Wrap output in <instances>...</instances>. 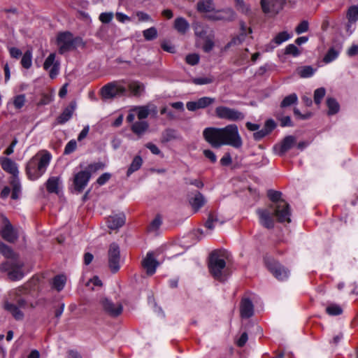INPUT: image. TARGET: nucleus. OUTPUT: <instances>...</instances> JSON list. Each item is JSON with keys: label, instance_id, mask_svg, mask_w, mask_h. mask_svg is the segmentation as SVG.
<instances>
[{"label": "nucleus", "instance_id": "39", "mask_svg": "<svg viewBox=\"0 0 358 358\" xmlns=\"http://www.w3.org/2000/svg\"><path fill=\"white\" fill-rule=\"evenodd\" d=\"M66 278L64 275H56L52 279V287L57 291L60 292L64 287L66 284Z\"/></svg>", "mask_w": 358, "mask_h": 358}, {"label": "nucleus", "instance_id": "43", "mask_svg": "<svg viewBox=\"0 0 358 358\" xmlns=\"http://www.w3.org/2000/svg\"><path fill=\"white\" fill-rule=\"evenodd\" d=\"M298 97L296 94H291L284 98L282 101L280 106L282 108L288 107L292 104H294L297 102Z\"/></svg>", "mask_w": 358, "mask_h": 358}, {"label": "nucleus", "instance_id": "55", "mask_svg": "<svg viewBox=\"0 0 358 358\" xmlns=\"http://www.w3.org/2000/svg\"><path fill=\"white\" fill-rule=\"evenodd\" d=\"M199 55L198 54H189L186 56L185 61L188 64L192 66L196 65L199 62Z\"/></svg>", "mask_w": 358, "mask_h": 358}, {"label": "nucleus", "instance_id": "20", "mask_svg": "<svg viewBox=\"0 0 358 358\" xmlns=\"http://www.w3.org/2000/svg\"><path fill=\"white\" fill-rule=\"evenodd\" d=\"M90 178V173L86 170L77 173L73 179L75 189L79 192H82L87 186Z\"/></svg>", "mask_w": 358, "mask_h": 358}, {"label": "nucleus", "instance_id": "50", "mask_svg": "<svg viewBox=\"0 0 358 358\" xmlns=\"http://www.w3.org/2000/svg\"><path fill=\"white\" fill-rule=\"evenodd\" d=\"M104 167L105 164L103 162H99L88 165V166L86 169V171H89L91 176L92 173H94L99 170L103 169Z\"/></svg>", "mask_w": 358, "mask_h": 358}, {"label": "nucleus", "instance_id": "37", "mask_svg": "<svg viewBox=\"0 0 358 358\" xmlns=\"http://www.w3.org/2000/svg\"><path fill=\"white\" fill-rule=\"evenodd\" d=\"M143 164V159L141 156L137 155L136 156L132 162L131 163L127 172V176H129L131 175L134 172L138 171L142 166Z\"/></svg>", "mask_w": 358, "mask_h": 358}, {"label": "nucleus", "instance_id": "56", "mask_svg": "<svg viewBox=\"0 0 358 358\" xmlns=\"http://www.w3.org/2000/svg\"><path fill=\"white\" fill-rule=\"evenodd\" d=\"M77 147V143L75 140H71L65 146L64 153L69 155L74 152Z\"/></svg>", "mask_w": 358, "mask_h": 358}, {"label": "nucleus", "instance_id": "16", "mask_svg": "<svg viewBox=\"0 0 358 358\" xmlns=\"http://www.w3.org/2000/svg\"><path fill=\"white\" fill-rule=\"evenodd\" d=\"M207 17L214 21H231L236 17V14L231 8H224L222 10H214L208 14Z\"/></svg>", "mask_w": 358, "mask_h": 358}, {"label": "nucleus", "instance_id": "9", "mask_svg": "<svg viewBox=\"0 0 358 358\" xmlns=\"http://www.w3.org/2000/svg\"><path fill=\"white\" fill-rule=\"evenodd\" d=\"M23 263L17 259L13 262H6L0 265L1 271L8 272V275L11 280L16 281L21 280L24 273L22 271Z\"/></svg>", "mask_w": 358, "mask_h": 358}, {"label": "nucleus", "instance_id": "31", "mask_svg": "<svg viewBox=\"0 0 358 358\" xmlns=\"http://www.w3.org/2000/svg\"><path fill=\"white\" fill-rule=\"evenodd\" d=\"M128 88L133 96H140L145 91V86L143 83L138 81L131 82L128 85Z\"/></svg>", "mask_w": 358, "mask_h": 358}, {"label": "nucleus", "instance_id": "58", "mask_svg": "<svg viewBox=\"0 0 358 358\" xmlns=\"http://www.w3.org/2000/svg\"><path fill=\"white\" fill-rule=\"evenodd\" d=\"M308 29V22L307 21H302L296 27V32L298 34H301L302 33H304L307 31Z\"/></svg>", "mask_w": 358, "mask_h": 358}, {"label": "nucleus", "instance_id": "54", "mask_svg": "<svg viewBox=\"0 0 358 358\" xmlns=\"http://www.w3.org/2000/svg\"><path fill=\"white\" fill-rule=\"evenodd\" d=\"M285 53L286 55H291L294 57H296L300 55V51L295 45L289 44L286 47Z\"/></svg>", "mask_w": 358, "mask_h": 358}, {"label": "nucleus", "instance_id": "51", "mask_svg": "<svg viewBox=\"0 0 358 358\" xmlns=\"http://www.w3.org/2000/svg\"><path fill=\"white\" fill-rule=\"evenodd\" d=\"M290 37V35L287 32L282 31L275 36V37L273 38V42L278 45L289 39Z\"/></svg>", "mask_w": 358, "mask_h": 358}, {"label": "nucleus", "instance_id": "60", "mask_svg": "<svg viewBox=\"0 0 358 358\" xmlns=\"http://www.w3.org/2000/svg\"><path fill=\"white\" fill-rule=\"evenodd\" d=\"M136 16L138 17V22H148V21H152L150 16L143 12V11H138L136 13Z\"/></svg>", "mask_w": 358, "mask_h": 358}, {"label": "nucleus", "instance_id": "13", "mask_svg": "<svg viewBox=\"0 0 358 358\" xmlns=\"http://www.w3.org/2000/svg\"><path fill=\"white\" fill-rule=\"evenodd\" d=\"M285 0H261L260 5L264 13L269 17H274L282 9Z\"/></svg>", "mask_w": 358, "mask_h": 358}, {"label": "nucleus", "instance_id": "11", "mask_svg": "<svg viewBox=\"0 0 358 358\" xmlns=\"http://www.w3.org/2000/svg\"><path fill=\"white\" fill-rule=\"evenodd\" d=\"M215 112L218 118L232 122L243 120L245 117L243 112L223 106H217Z\"/></svg>", "mask_w": 358, "mask_h": 358}, {"label": "nucleus", "instance_id": "46", "mask_svg": "<svg viewBox=\"0 0 358 358\" xmlns=\"http://www.w3.org/2000/svg\"><path fill=\"white\" fill-rule=\"evenodd\" d=\"M162 220L159 215L155 217V218L150 222L148 227L149 232H157L162 225Z\"/></svg>", "mask_w": 358, "mask_h": 358}, {"label": "nucleus", "instance_id": "10", "mask_svg": "<svg viewBox=\"0 0 358 358\" xmlns=\"http://www.w3.org/2000/svg\"><path fill=\"white\" fill-rule=\"evenodd\" d=\"M126 92V87L119 81L109 83L104 85L101 90V96L105 99L122 96Z\"/></svg>", "mask_w": 358, "mask_h": 358}, {"label": "nucleus", "instance_id": "62", "mask_svg": "<svg viewBox=\"0 0 358 358\" xmlns=\"http://www.w3.org/2000/svg\"><path fill=\"white\" fill-rule=\"evenodd\" d=\"M110 177H111L110 173H104L98 178L96 182L99 185H103L110 180Z\"/></svg>", "mask_w": 358, "mask_h": 358}, {"label": "nucleus", "instance_id": "49", "mask_svg": "<svg viewBox=\"0 0 358 358\" xmlns=\"http://www.w3.org/2000/svg\"><path fill=\"white\" fill-rule=\"evenodd\" d=\"M326 90L324 87H320L314 92V101L317 105L320 104L322 99L325 96Z\"/></svg>", "mask_w": 358, "mask_h": 358}, {"label": "nucleus", "instance_id": "29", "mask_svg": "<svg viewBox=\"0 0 358 358\" xmlns=\"http://www.w3.org/2000/svg\"><path fill=\"white\" fill-rule=\"evenodd\" d=\"M196 6L199 12L208 13V14L213 12L215 8L213 0H199Z\"/></svg>", "mask_w": 358, "mask_h": 358}, {"label": "nucleus", "instance_id": "19", "mask_svg": "<svg viewBox=\"0 0 358 358\" xmlns=\"http://www.w3.org/2000/svg\"><path fill=\"white\" fill-rule=\"evenodd\" d=\"M56 55L55 53H51L45 59L43 64V68L45 70H49V76L52 79L55 78L59 74V62L55 61Z\"/></svg>", "mask_w": 358, "mask_h": 358}, {"label": "nucleus", "instance_id": "61", "mask_svg": "<svg viewBox=\"0 0 358 358\" xmlns=\"http://www.w3.org/2000/svg\"><path fill=\"white\" fill-rule=\"evenodd\" d=\"M244 35L240 34L237 37L234 38L227 45L226 48H229L232 45H236L241 44L244 41Z\"/></svg>", "mask_w": 358, "mask_h": 358}, {"label": "nucleus", "instance_id": "53", "mask_svg": "<svg viewBox=\"0 0 358 358\" xmlns=\"http://www.w3.org/2000/svg\"><path fill=\"white\" fill-rule=\"evenodd\" d=\"M113 17L114 14L113 12H105L99 15V19L102 23L108 24L112 21Z\"/></svg>", "mask_w": 358, "mask_h": 358}, {"label": "nucleus", "instance_id": "5", "mask_svg": "<svg viewBox=\"0 0 358 358\" xmlns=\"http://www.w3.org/2000/svg\"><path fill=\"white\" fill-rule=\"evenodd\" d=\"M57 45L59 53L63 55L67 52L76 49L78 47L83 46L84 43L82 38L73 35L69 31L59 32L57 36Z\"/></svg>", "mask_w": 358, "mask_h": 358}, {"label": "nucleus", "instance_id": "64", "mask_svg": "<svg viewBox=\"0 0 358 358\" xmlns=\"http://www.w3.org/2000/svg\"><path fill=\"white\" fill-rule=\"evenodd\" d=\"M275 126L276 124L273 120H268L267 121H266L264 127L263 129L268 131V134L275 129Z\"/></svg>", "mask_w": 358, "mask_h": 358}, {"label": "nucleus", "instance_id": "59", "mask_svg": "<svg viewBox=\"0 0 358 358\" xmlns=\"http://www.w3.org/2000/svg\"><path fill=\"white\" fill-rule=\"evenodd\" d=\"M101 281L99 280V278L97 276L93 277L92 279H90L86 284L87 287H89L90 289H94V286H101Z\"/></svg>", "mask_w": 358, "mask_h": 358}, {"label": "nucleus", "instance_id": "21", "mask_svg": "<svg viewBox=\"0 0 358 358\" xmlns=\"http://www.w3.org/2000/svg\"><path fill=\"white\" fill-rule=\"evenodd\" d=\"M296 143V140L294 136H287L284 138L280 144L274 146V150L278 155L282 156L289 150Z\"/></svg>", "mask_w": 358, "mask_h": 358}, {"label": "nucleus", "instance_id": "8", "mask_svg": "<svg viewBox=\"0 0 358 358\" xmlns=\"http://www.w3.org/2000/svg\"><path fill=\"white\" fill-rule=\"evenodd\" d=\"M264 262L268 270L278 280H286L289 276V271L271 257H266Z\"/></svg>", "mask_w": 358, "mask_h": 358}, {"label": "nucleus", "instance_id": "23", "mask_svg": "<svg viewBox=\"0 0 358 358\" xmlns=\"http://www.w3.org/2000/svg\"><path fill=\"white\" fill-rule=\"evenodd\" d=\"M2 238L8 242L13 243L17 238V234L10 222L6 218L5 225L1 230Z\"/></svg>", "mask_w": 358, "mask_h": 358}, {"label": "nucleus", "instance_id": "44", "mask_svg": "<svg viewBox=\"0 0 358 358\" xmlns=\"http://www.w3.org/2000/svg\"><path fill=\"white\" fill-rule=\"evenodd\" d=\"M339 55V52L336 50L334 48H330L325 56L324 57L323 61L326 64H329L335 60Z\"/></svg>", "mask_w": 358, "mask_h": 358}, {"label": "nucleus", "instance_id": "17", "mask_svg": "<svg viewBox=\"0 0 358 358\" xmlns=\"http://www.w3.org/2000/svg\"><path fill=\"white\" fill-rule=\"evenodd\" d=\"M101 305L103 311L111 317H117L123 310L120 303H114L111 300L105 298L101 301Z\"/></svg>", "mask_w": 358, "mask_h": 358}, {"label": "nucleus", "instance_id": "36", "mask_svg": "<svg viewBox=\"0 0 358 358\" xmlns=\"http://www.w3.org/2000/svg\"><path fill=\"white\" fill-rule=\"evenodd\" d=\"M348 27L350 24H354L358 20V6H350L347 12Z\"/></svg>", "mask_w": 358, "mask_h": 358}, {"label": "nucleus", "instance_id": "6", "mask_svg": "<svg viewBox=\"0 0 358 358\" xmlns=\"http://www.w3.org/2000/svg\"><path fill=\"white\" fill-rule=\"evenodd\" d=\"M208 268L213 277L219 280L224 281L227 278L226 262L217 252L211 253L209 259Z\"/></svg>", "mask_w": 358, "mask_h": 358}, {"label": "nucleus", "instance_id": "22", "mask_svg": "<svg viewBox=\"0 0 358 358\" xmlns=\"http://www.w3.org/2000/svg\"><path fill=\"white\" fill-rule=\"evenodd\" d=\"M214 102V98L203 96L194 101H188L186 106L189 111H195L198 109L205 108Z\"/></svg>", "mask_w": 358, "mask_h": 358}, {"label": "nucleus", "instance_id": "57", "mask_svg": "<svg viewBox=\"0 0 358 358\" xmlns=\"http://www.w3.org/2000/svg\"><path fill=\"white\" fill-rule=\"evenodd\" d=\"M25 103V96L24 94H20L15 97L13 104L15 107L17 109H20Z\"/></svg>", "mask_w": 358, "mask_h": 358}, {"label": "nucleus", "instance_id": "48", "mask_svg": "<svg viewBox=\"0 0 358 358\" xmlns=\"http://www.w3.org/2000/svg\"><path fill=\"white\" fill-rule=\"evenodd\" d=\"M213 78L212 76L194 78L192 79V83L197 85H203L212 83Z\"/></svg>", "mask_w": 358, "mask_h": 358}, {"label": "nucleus", "instance_id": "45", "mask_svg": "<svg viewBox=\"0 0 358 358\" xmlns=\"http://www.w3.org/2000/svg\"><path fill=\"white\" fill-rule=\"evenodd\" d=\"M326 312L329 315L336 316L341 315L343 313V309L340 306L332 303L326 308Z\"/></svg>", "mask_w": 358, "mask_h": 358}, {"label": "nucleus", "instance_id": "18", "mask_svg": "<svg viewBox=\"0 0 358 358\" xmlns=\"http://www.w3.org/2000/svg\"><path fill=\"white\" fill-rule=\"evenodd\" d=\"M140 120H144L151 115L152 117H156L157 116V107L151 103H148L145 106H135L132 108Z\"/></svg>", "mask_w": 358, "mask_h": 358}, {"label": "nucleus", "instance_id": "32", "mask_svg": "<svg viewBox=\"0 0 358 358\" xmlns=\"http://www.w3.org/2000/svg\"><path fill=\"white\" fill-rule=\"evenodd\" d=\"M217 223L220 224L224 223L223 220H220L215 212H211L208 214V220L205 223V227L210 230H213Z\"/></svg>", "mask_w": 358, "mask_h": 358}, {"label": "nucleus", "instance_id": "12", "mask_svg": "<svg viewBox=\"0 0 358 358\" xmlns=\"http://www.w3.org/2000/svg\"><path fill=\"white\" fill-rule=\"evenodd\" d=\"M259 222L262 226L266 229H273L275 224V210L271 206L264 208H258L256 210Z\"/></svg>", "mask_w": 358, "mask_h": 358}, {"label": "nucleus", "instance_id": "14", "mask_svg": "<svg viewBox=\"0 0 358 358\" xmlns=\"http://www.w3.org/2000/svg\"><path fill=\"white\" fill-rule=\"evenodd\" d=\"M195 34L203 39V44L202 46V49L205 52H210L215 46V34L213 30L210 31L208 33L204 30H199V27H196L195 29Z\"/></svg>", "mask_w": 358, "mask_h": 358}, {"label": "nucleus", "instance_id": "42", "mask_svg": "<svg viewBox=\"0 0 358 358\" xmlns=\"http://www.w3.org/2000/svg\"><path fill=\"white\" fill-rule=\"evenodd\" d=\"M32 64V52L30 50H27L23 55L21 59L22 66L28 69L31 66Z\"/></svg>", "mask_w": 358, "mask_h": 358}, {"label": "nucleus", "instance_id": "1", "mask_svg": "<svg viewBox=\"0 0 358 358\" xmlns=\"http://www.w3.org/2000/svg\"><path fill=\"white\" fill-rule=\"evenodd\" d=\"M204 139L213 148L229 145L240 148L243 142L236 124H229L224 128L207 127L203 131Z\"/></svg>", "mask_w": 358, "mask_h": 358}, {"label": "nucleus", "instance_id": "2", "mask_svg": "<svg viewBox=\"0 0 358 358\" xmlns=\"http://www.w3.org/2000/svg\"><path fill=\"white\" fill-rule=\"evenodd\" d=\"M51 159L48 152H38L27 162L26 174L31 180H36L45 172Z\"/></svg>", "mask_w": 358, "mask_h": 358}, {"label": "nucleus", "instance_id": "4", "mask_svg": "<svg viewBox=\"0 0 358 358\" xmlns=\"http://www.w3.org/2000/svg\"><path fill=\"white\" fill-rule=\"evenodd\" d=\"M267 196L273 202L269 206H271L275 210L276 220L279 222H290V207L289 203L281 199L282 193L278 191L270 189L268 191Z\"/></svg>", "mask_w": 358, "mask_h": 358}, {"label": "nucleus", "instance_id": "15", "mask_svg": "<svg viewBox=\"0 0 358 358\" xmlns=\"http://www.w3.org/2000/svg\"><path fill=\"white\" fill-rule=\"evenodd\" d=\"M120 256L119 246L112 243L108 250V265L113 273H116L120 268Z\"/></svg>", "mask_w": 358, "mask_h": 358}, {"label": "nucleus", "instance_id": "7", "mask_svg": "<svg viewBox=\"0 0 358 358\" xmlns=\"http://www.w3.org/2000/svg\"><path fill=\"white\" fill-rule=\"evenodd\" d=\"M21 292L22 289L13 291L15 294L17 296L16 299H15V303L6 302L4 305L5 309L10 312L13 317L17 320H21L23 319V310L28 307L27 302L24 299L18 297V295Z\"/></svg>", "mask_w": 358, "mask_h": 358}, {"label": "nucleus", "instance_id": "47", "mask_svg": "<svg viewBox=\"0 0 358 358\" xmlns=\"http://www.w3.org/2000/svg\"><path fill=\"white\" fill-rule=\"evenodd\" d=\"M143 37L147 41H152L157 38V31L155 27H152L143 31Z\"/></svg>", "mask_w": 358, "mask_h": 358}, {"label": "nucleus", "instance_id": "38", "mask_svg": "<svg viewBox=\"0 0 358 358\" xmlns=\"http://www.w3.org/2000/svg\"><path fill=\"white\" fill-rule=\"evenodd\" d=\"M296 71L301 78H306L313 76L316 69H313L311 66H304L299 67Z\"/></svg>", "mask_w": 358, "mask_h": 358}, {"label": "nucleus", "instance_id": "40", "mask_svg": "<svg viewBox=\"0 0 358 358\" xmlns=\"http://www.w3.org/2000/svg\"><path fill=\"white\" fill-rule=\"evenodd\" d=\"M327 105L328 107V115H332L339 111V104L337 101L334 98H328L327 100Z\"/></svg>", "mask_w": 358, "mask_h": 358}, {"label": "nucleus", "instance_id": "25", "mask_svg": "<svg viewBox=\"0 0 358 358\" xmlns=\"http://www.w3.org/2000/svg\"><path fill=\"white\" fill-rule=\"evenodd\" d=\"M125 221V215L122 213L109 216L107 220V224L110 229H117L122 227Z\"/></svg>", "mask_w": 358, "mask_h": 358}, {"label": "nucleus", "instance_id": "33", "mask_svg": "<svg viewBox=\"0 0 358 358\" xmlns=\"http://www.w3.org/2000/svg\"><path fill=\"white\" fill-rule=\"evenodd\" d=\"M0 253H1L6 258L10 259V260L9 262L17 259V255L13 251V250L1 241H0Z\"/></svg>", "mask_w": 358, "mask_h": 358}, {"label": "nucleus", "instance_id": "34", "mask_svg": "<svg viewBox=\"0 0 358 358\" xmlns=\"http://www.w3.org/2000/svg\"><path fill=\"white\" fill-rule=\"evenodd\" d=\"M174 28L180 34H185L189 28V24L183 17H177L174 22Z\"/></svg>", "mask_w": 358, "mask_h": 358}, {"label": "nucleus", "instance_id": "28", "mask_svg": "<svg viewBox=\"0 0 358 358\" xmlns=\"http://www.w3.org/2000/svg\"><path fill=\"white\" fill-rule=\"evenodd\" d=\"M149 124L146 121H137L133 122L131 130L137 136H141L148 130Z\"/></svg>", "mask_w": 358, "mask_h": 358}, {"label": "nucleus", "instance_id": "24", "mask_svg": "<svg viewBox=\"0 0 358 358\" xmlns=\"http://www.w3.org/2000/svg\"><path fill=\"white\" fill-rule=\"evenodd\" d=\"M142 264L143 268L145 269L147 274L152 275L155 273L159 263L154 258L153 252H149L147 253V255L143 259Z\"/></svg>", "mask_w": 358, "mask_h": 358}, {"label": "nucleus", "instance_id": "52", "mask_svg": "<svg viewBox=\"0 0 358 358\" xmlns=\"http://www.w3.org/2000/svg\"><path fill=\"white\" fill-rule=\"evenodd\" d=\"M236 7L238 10L243 13L247 14L250 11V7L243 0H235Z\"/></svg>", "mask_w": 358, "mask_h": 358}, {"label": "nucleus", "instance_id": "30", "mask_svg": "<svg viewBox=\"0 0 358 358\" xmlns=\"http://www.w3.org/2000/svg\"><path fill=\"white\" fill-rule=\"evenodd\" d=\"M61 183L59 177L52 176L49 178L46 182V188L49 193L58 194Z\"/></svg>", "mask_w": 358, "mask_h": 358}, {"label": "nucleus", "instance_id": "3", "mask_svg": "<svg viewBox=\"0 0 358 358\" xmlns=\"http://www.w3.org/2000/svg\"><path fill=\"white\" fill-rule=\"evenodd\" d=\"M0 164L4 171L11 175L9 181L12 188L11 198L17 199L22 191L21 182L18 178V166L11 159L5 157H0Z\"/></svg>", "mask_w": 358, "mask_h": 358}, {"label": "nucleus", "instance_id": "26", "mask_svg": "<svg viewBox=\"0 0 358 358\" xmlns=\"http://www.w3.org/2000/svg\"><path fill=\"white\" fill-rule=\"evenodd\" d=\"M241 316L243 318H249L254 314V306L248 298H243L240 306Z\"/></svg>", "mask_w": 358, "mask_h": 358}, {"label": "nucleus", "instance_id": "35", "mask_svg": "<svg viewBox=\"0 0 358 358\" xmlns=\"http://www.w3.org/2000/svg\"><path fill=\"white\" fill-rule=\"evenodd\" d=\"M206 203V199L202 194L197 192L194 198L190 200L192 208L196 211L201 208Z\"/></svg>", "mask_w": 358, "mask_h": 358}, {"label": "nucleus", "instance_id": "41", "mask_svg": "<svg viewBox=\"0 0 358 358\" xmlns=\"http://www.w3.org/2000/svg\"><path fill=\"white\" fill-rule=\"evenodd\" d=\"M180 138L178 133L173 129H167L163 133V141L169 142L172 140L179 139Z\"/></svg>", "mask_w": 358, "mask_h": 358}, {"label": "nucleus", "instance_id": "27", "mask_svg": "<svg viewBox=\"0 0 358 358\" xmlns=\"http://www.w3.org/2000/svg\"><path fill=\"white\" fill-rule=\"evenodd\" d=\"M76 102H71L69 106H67L62 113V114L57 117V123L59 124H63L69 121L76 109Z\"/></svg>", "mask_w": 358, "mask_h": 358}, {"label": "nucleus", "instance_id": "63", "mask_svg": "<svg viewBox=\"0 0 358 358\" xmlns=\"http://www.w3.org/2000/svg\"><path fill=\"white\" fill-rule=\"evenodd\" d=\"M203 152L204 156L207 159H208L212 163H215L217 162V157L215 154L210 150H204Z\"/></svg>", "mask_w": 358, "mask_h": 358}]
</instances>
